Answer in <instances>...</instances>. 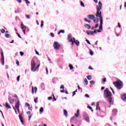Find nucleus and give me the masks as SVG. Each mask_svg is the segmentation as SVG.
<instances>
[{
  "label": "nucleus",
  "mask_w": 126,
  "mask_h": 126,
  "mask_svg": "<svg viewBox=\"0 0 126 126\" xmlns=\"http://www.w3.org/2000/svg\"><path fill=\"white\" fill-rule=\"evenodd\" d=\"M37 88L36 87H34L35 93H37Z\"/></svg>",
  "instance_id": "52"
},
{
  "label": "nucleus",
  "mask_w": 126,
  "mask_h": 126,
  "mask_svg": "<svg viewBox=\"0 0 126 126\" xmlns=\"http://www.w3.org/2000/svg\"><path fill=\"white\" fill-rule=\"evenodd\" d=\"M74 95H75V92H73V95H72V97H73V96H74Z\"/></svg>",
  "instance_id": "63"
},
{
  "label": "nucleus",
  "mask_w": 126,
  "mask_h": 126,
  "mask_svg": "<svg viewBox=\"0 0 126 126\" xmlns=\"http://www.w3.org/2000/svg\"><path fill=\"white\" fill-rule=\"evenodd\" d=\"M26 3L27 4V5H28V3H30V1H29L28 0H25Z\"/></svg>",
  "instance_id": "46"
},
{
  "label": "nucleus",
  "mask_w": 126,
  "mask_h": 126,
  "mask_svg": "<svg viewBox=\"0 0 126 126\" xmlns=\"http://www.w3.org/2000/svg\"><path fill=\"white\" fill-rule=\"evenodd\" d=\"M54 47L55 50H59L60 49V47H61V45H60L58 42L55 41L54 43Z\"/></svg>",
  "instance_id": "8"
},
{
  "label": "nucleus",
  "mask_w": 126,
  "mask_h": 126,
  "mask_svg": "<svg viewBox=\"0 0 126 126\" xmlns=\"http://www.w3.org/2000/svg\"><path fill=\"white\" fill-rule=\"evenodd\" d=\"M60 89H64V86H63V85H62L60 87Z\"/></svg>",
  "instance_id": "43"
},
{
  "label": "nucleus",
  "mask_w": 126,
  "mask_h": 126,
  "mask_svg": "<svg viewBox=\"0 0 126 126\" xmlns=\"http://www.w3.org/2000/svg\"><path fill=\"white\" fill-rule=\"evenodd\" d=\"M121 98H122V100H123V101H124L125 102L126 101V94H123L121 96Z\"/></svg>",
  "instance_id": "16"
},
{
  "label": "nucleus",
  "mask_w": 126,
  "mask_h": 126,
  "mask_svg": "<svg viewBox=\"0 0 126 126\" xmlns=\"http://www.w3.org/2000/svg\"><path fill=\"white\" fill-rule=\"evenodd\" d=\"M60 31L61 33H64V30H60Z\"/></svg>",
  "instance_id": "59"
},
{
  "label": "nucleus",
  "mask_w": 126,
  "mask_h": 126,
  "mask_svg": "<svg viewBox=\"0 0 126 126\" xmlns=\"http://www.w3.org/2000/svg\"><path fill=\"white\" fill-rule=\"evenodd\" d=\"M19 118L21 121V123H22V125H24V120H23V118L22 117V116H21L20 114H19Z\"/></svg>",
  "instance_id": "12"
},
{
  "label": "nucleus",
  "mask_w": 126,
  "mask_h": 126,
  "mask_svg": "<svg viewBox=\"0 0 126 126\" xmlns=\"http://www.w3.org/2000/svg\"><path fill=\"white\" fill-rule=\"evenodd\" d=\"M118 113V110L116 109H114L112 110V115L113 116H116Z\"/></svg>",
  "instance_id": "15"
},
{
  "label": "nucleus",
  "mask_w": 126,
  "mask_h": 126,
  "mask_svg": "<svg viewBox=\"0 0 126 126\" xmlns=\"http://www.w3.org/2000/svg\"><path fill=\"white\" fill-rule=\"evenodd\" d=\"M68 42H71V46H73V45H74V40H73V39H72V38H71V39H70L68 40Z\"/></svg>",
  "instance_id": "17"
},
{
  "label": "nucleus",
  "mask_w": 126,
  "mask_h": 126,
  "mask_svg": "<svg viewBox=\"0 0 126 126\" xmlns=\"http://www.w3.org/2000/svg\"><path fill=\"white\" fill-rule=\"evenodd\" d=\"M69 67L70 68V69L71 70L72 69H73V66L71 64H69Z\"/></svg>",
  "instance_id": "30"
},
{
  "label": "nucleus",
  "mask_w": 126,
  "mask_h": 126,
  "mask_svg": "<svg viewBox=\"0 0 126 126\" xmlns=\"http://www.w3.org/2000/svg\"><path fill=\"white\" fill-rule=\"evenodd\" d=\"M15 13H20V12H19V9H17V10H16L15 11Z\"/></svg>",
  "instance_id": "33"
},
{
  "label": "nucleus",
  "mask_w": 126,
  "mask_h": 126,
  "mask_svg": "<svg viewBox=\"0 0 126 126\" xmlns=\"http://www.w3.org/2000/svg\"><path fill=\"white\" fill-rule=\"evenodd\" d=\"M46 74H49V71L48 70L47 67H46Z\"/></svg>",
  "instance_id": "49"
},
{
  "label": "nucleus",
  "mask_w": 126,
  "mask_h": 126,
  "mask_svg": "<svg viewBox=\"0 0 126 126\" xmlns=\"http://www.w3.org/2000/svg\"><path fill=\"white\" fill-rule=\"evenodd\" d=\"M75 116L76 118H78V117L79 116V114H75Z\"/></svg>",
  "instance_id": "55"
},
{
  "label": "nucleus",
  "mask_w": 126,
  "mask_h": 126,
  "mask_svg": "<svg viewBox=\"0 0 126 126\" xmlns=\"http://www.w3.org/2000/svg\"><path fill=\"white\" fill-rule=\"evenodd\" d=\"M8 99L10 104H11V105H12V104H13V103H14V99L13 98H11V96H9Z\"/></svg>",
  "instance_id": "10"
},
{
  "label": "nucleus",
  "mask_w": 126,
  "mask_h": 126,
  "mask_svg": "<svg viewBox=\"0 0 126 126\" xmlns=\"http://www.w3.org/2000/svg\"><path fill=\"white\" fill-rule=\"evenodd\" d=\"M17 1H18V2H19V3H21V2H22V0H17Z\"/></svg>",
  "instance_id": "56"
},
{
  "label": "nucleus",
  "mask_w": 126,
  "mask_h": 126,
  "mask_svg": "<svg viewBox=\"0 0 126 126\" xmlns=\"http://www.w3.org/2000/svg\"><path fill=\"white\" fill-rule=\"evenodd\" d=\"M16 64H17L18 65H19V61H17L16 62Z\"/></svg>",
  "instance_id": "62"
},
{
  "label": "nucleus",
  "mask_w": 126,
  "mask_h": 126,
  "mask_svg": "<svg viewBox=\"0 0 126 126\" xmlns=\"http://www.w3.org/2000/svg\"><path fill=\"white\" fill-rule=\"evenodd\" d=\"M102 2L101 1L98 2V5H96V14L95 15V16L96 17L99 18L100 20V25L99 27V30H97L96 32H97L100 33V32H102V30H103V17H102Z\"/></svg>",
  "instance_id": "1"
},
{
  "label": "nucleus",
  "mask_w": 126,
  "mask_h": 126,
  "mask_svg": "<svg viewBox=\"0 0 126 126\" xmlns=\"http://www.w3.org/2000/svg\"><path fill=\"white\" fill-rule=\"evenodd\" d=\"M26 107H30V104L29 103H28V102L26 103L25 104Z\"/></svg>",
  "instance_id": "37"
},
{
  "label": "nucleus",
  "mask_w": 126,
  "mask_h": 126,
  "mask_svg": "<svg viewBox=\"0 0 126 126\" xmlns=\"http://www.w3.org/2000/svg\"><path fill=\"white\" fill-rule=\"evenodd\" d=\"M34 101L35 103H38V97L35 98L34 99Z\"/></svg>",
  "instance_id": "35"
},
{
  "label": "nucleus",
  "mask_w": 126,
  "mask_h": 126,
  "mask_svg": "<svg viewBox=\"0 0 126 126\" xmlns=\"http://www.w3.org/2000/svg\"><path fill=\"white\" fill-rule=\"evenodd\" d=\"M104 89H105V87H102L101 88V90L103 91V90H104Z\"/></svg>",
  "instance_id": "61"
},
{
  "label": "nucleus",
  "mask_w": 126,
  "mask_h": 126,
  "mask_svg": "<svg viewBox=\"0 0 126 126\" xmlns=\"http://www.w3.org/2000/svg\"><path fill=\"white\" fill-rule=\"evenodd\" d=\"M104 97L108 99V102L113 105L114 104V99L112 97V93L109 91L108 88L104 91Z\"/></svg>",
  "instance_id": "2"
},
{
  "label": "nucleus",
  "mask_w": 126,
  "mask_h": 126,
  "mask_svg": "<svg viewBox=\"0 0 126 126\" xmlns=\"http://www.w3.org/2000/svg\"><path fill=\"white\" fill-rule=\"evenodd\" d=\"M44 26V21H41L40 27H43Z\"/></svg>",
  "instance_id": "32"
},
{
  "label": "nucleus",
  "mask_w": 126,
  "mask_h": 126,
  "mask_svg": "<svg viewBox=\"0 0 126 126\" xmlns=\"http://www.w3.org/2000/svg\"><path fill=\"white\" fill-rule=\"evenodd\" d=\"M26 17L27 19H30V16L29 15L26 14Z\"/></svg>",
  "instance_id": "39"
},
{
  "label": "nucleus",
  "mask_w": 126,
  "mask_h": 126,
  "mask_svg": "<svg viewBox=\"0 0 126 126\" xmlns=\"http://www.w3.org/2000/svg\"><path fill=\"white\" fill-rule=\"evenodd\" d=\"M96 110L100 111L101 109L100 108V107L99 106V102L96 103Z\"/></svg>",
  "instance_id": "19"
},
{
  "label": "nucleus",
  "mask_w": 126,
  "mask_h": 126,
  "mask_svg": "<svg viewBox=\"0 0 126 126\" xmlns=\"http://www.w3.org/2000/svg\"><path fill=\"white\" fill-rule=\"evenodd\" d=\"M70 38H71V34H69V35H68V40H70Z\"/></svg>",
  "instance_id": "42"
},
{
  "label": "nucleus",
  "mask_w": 126,
  "mask_h": 126,
  "mask_svg": "<svg viewBox=\"0 0 126 126\" xmlns=\"http://www.w3.org/2000/svg\"><path fill=\"white\" fill-rule=\"evenodd\" d=\"M5 37H6V38H10L11 37V35L8 33H6L5 34Z\"/></svg>",
  "instance_id": "22"
},
{
  "label": "nucleus",
  "mask_w": 126,
  "mask_h": 126,
  "mask_svg": "<svg viewBox=\"0 0 126 126\" xmlns=\"http://www.w3.org/2000/svg\"><path fill=\"white\" fill-rule=\"evenodd\" d=\"M36 67V63L34 60L31 61V71L35 72L36 70H39V67H40V64H39Z\"/></svg>",
  "instance_id": "4"
},
{
  "label": "nucleus",
  "mask_w": 126,
  "mask_h": 126,
  "mask_svg": "<svg viewBox=\"0 0 126 126\" xmlns=\"http://www.w3.org/2000/svg\"><path fill=\"white\" fill-rule=\"evenodd\" d=\"M53 99V97L52 96H49L48 97V100H52Z\"/></svg>",
  "instance_id": "53"
},
{
  "label": "nucleus",
  "mask_w": 126,
  "mask_h": 126,
  "mask_svg": "<svg viewBox=\"0 0 126 126\" xmlns=\"http://www.w3.org/2000/svg\"><path fill=\"white\" fill-rule=\"evenodd\" d=\"M113 85L115 87H116L117 89H119V90L122 89V88L124 87V84L123 83V81L120 80L116 82H114Z\"/></svg>",
  "instance_id": "3"
},
{
  "label": "nucleus",
  "mask_w": 126,
  "mask_h": 126,
  "mask_svg": "<svg viewBox=\"0 0 126 126\" xmlns=\"http://www.w3.org/2000/svg\"><path fill=\"white\" fill-rule=\"evenodd\" d=\"M1 51V63H2V65H4V56L3 55V51L2 49H0Z\"/></svg>",
  "instance_id": "5"
},
{
  "label": "nucleus",
  "mask_w": 126,
  "mask_h": 126,
  "mask_svg": "<svg viewBox=\"0 0 126 126\" xmlns=\"http://www.w3.org/2000/svg\"><path fill=\"white\" fill-rule=\"evenodd\" d=\"M0 31H1V32H2V33L5 32V30H4V29H1Z\"/></svg>",
  "instance_id": "48"
},
{
  "label": "nucleus",
  "mask_w": 126,
  "mask_h": 126,
  "mask_svg": "<svg viewBox=\"0 0 126 126\" xmlns=\"http://www.w3.org/2000/svg\"><path fill=\"white\" fill-rule=\"evenodd\" d=\"M43 111H44V108L41 107L39 109L40 113H43Z\"/></svg>",
  "instance_id": "27"
},
{
  "label": "nucleus",
  "mask_w": 126,
  "mask_h": 126,
  "mask_svg": "<svg viewBox=\"0 0 126 126\" xmlns=\"http://www.w3.org/2000/svg\"><path fill=\"white\" fill-rule=\"evenodd\" d=\"M84 82H85V84H84L85 85H87V84H88V81L87 80V79H85Z\"/></svg>",
  "instance_id": "26"
},
{
  "label": "nucleus",
  "mask_w": 126,
  "mask_h": 126,
  "mask_svg": "<svg viewBox=\"0 0 126 126\" xmlns=\"http://www.w3.org/2000/svg\"><path fill=\"white\" fill-rule=\"evenodd\" d=\"M86 41L87 42V43L88 44H89V45H91V43H90V41H89V40L86 39Z\"/></svg>",
  "instance_id": "40"
},
{
  "label": "nucleus",
  "mask_w": 126,
  "mask_h": 126,
  "mask_svg": "<svg viewBox=\"0 0 126 126\" xmlns=\"http://www.w3.org/2000/svg\"><path fill=\"white\" fill-rule=\"evenodd\" d=\"M50 35H51V36H52V37H55V34H54V33H53V32H51V33H50Z\"/></svg>",
  "instance_id": "51"
},
{
  "label": "nucleus",
  "mask_w": 126,
  "mask_h": 126,
  "mask_svg": "<svg viewBox=\"0 0 126 126\" xmlns=\"http://www.w3.org/2000/svg\"><path fill=\"white\" fill-rule=\"evenodd\" d=\"M84 120L86 121L87 123H90V119L89 118V116H88V114L85 113L84 115Z\"/></svg>",
  "instance_id": "7"
},
{
  "label": "nucleus",
  "mask_w": 126,
  "mask_h": 126,
  "mask_svg": "<svg viewBox=\"0 0 126 126\" xmlns=\"http://www.w3.org/2000/svg\"><path fill=\"white\" fill-rule=\"evenodd\" d=\"M23 33H24V34H25V35H26V29H24L23 30Z\"/></svg>",
  "instance_id": "34"
},
{
  "label": "nucleus",
  "mask_w": 126,
  "mask_h": 126,
  "mask_svg": "<svg viewBox=\"0 0 126 126\" xmlns=\"http://www.w3.org/2000/svg\"><path fill=\"white\" fill-rule=\"evenodd\" d=\"M20 80V75H19V76H18L17 77V81L18 82H19Z\"/></svg>",
  "instance_id": "38"
},
{
  "label": "nucleus",
  "mask_w": 126,
  "mask_h": 126,
  "mask_svg": "<svg viewBox=\"0 0 126 126\" xmlns=\"http://www.w3.org/2000/svg\"><path fill=\"white\" fill-rule=\"evenodd\" d=\"M3 105L6 109H11V106H10V105H9L7 102H6L5 104H3Z\"/></svg>",
  "instance_id": "14"
},
{
  "label": "nucleus",
  "mask_w": 126,
  "mask_h": 126,
  "mask_svg": "<svg viewBox=\"0 0 126 126\" xmlns=\"http://www.w3.org/2000/svg\"><path fill=\"white\" fill-rule=\"evenodd\" d=\"M73 40H74V43L76 45V46H79V41H78V40H76L75 38L74 37H72Z\"/></svg>",
  "instance_id": "11"
},
{
  "label": "nucleus",
  "mask_w": 126,
  "mask_h": 126,
  "mask_svg": "<svg viewBox=\"0 0 126 126\" xmlns=\"http://www.w3.org/2000/svg\"><path fill=\"white\" fill-rule=\"evenodd\" d=\"M84 20H85V21H86V22H88L89 23H91V21L88 20L87 19V18H85Z\"/></svg>",
  "instance_id": "28"
},
{
  "label": "nucleus",
  "mask_w": 126,
  "mask_h": 126,
  "mask_svg": "<svg viewBox=\"0 0 126 126\" xmlns=\"http://www.w3.org/2000/svg\"><path fill=\"white\" fill-rule=\"evenodd\" d=\"M29 110H30V111H32V108L30 106L29 107Z\"/></svg>",
  "instance_id": "64"
},
{
  "label": "nucleus",
  "mask_w": 126,
  "mask_h": 126,
  "mask_svg": "<svg viewBox=\"0 0 126 126\" xmlns=\"http://www.w3.org/2000/svg\"><path fill=\"white\" fill-rule=\"evenodd\" d=\"M86 33L88 35H92V36H93L94 34L97 33V30H94V31H87Z\"/></svg>",
  "instance_id": "6"
},
{
  "label": "nucleus",
  "mask_w": 126,
  "mask_h": 126,
  "mask_svg": "<svg viewBox=\"0 0 126 126\" xmlns=\"http://www.w3.org/2000/svg\"><path fill=\"white\" fill-rule=\"evenodd\" d=\"M78 90H81V91H82V88H80L79 85L78 86Z\"/></svg>",
  "instance_id": "50"
},
{
  "label": "nucleus",
  "mask_w": 126,
  "mask_h": 126,
  "mask_svg": "<svg viewBox=\"0 0 126 126\" xmlns=\"http://www.w3.org/2000/svg\"><path fill=\"white\" fill-rule=\"evenodd\" d=\"M88 18H89V19H95V16L94 15H89L88 16Z\"/></svg>",
  "instance_id": "13"
},
{
  "label": "nucleus",
  "mask_w": 126,
  "mask_h": 126,
  "mask_svg": "<svg viewBox=\"0 0 126 126\" xmlns=\"http://www.w3.org/2000/svg\"><path fill=\"white\" fill-rule=\"evenodd\" d=\"M63 114H64L65 117H67V111H66V110H63Z\"/></svg>",
  "instance_id": "21"
},
{
  "label": "nucleus",
  "mask_w": 126,
  "mask_h": 126,
  "mask_svg": "<svg viewBox=\"0 0 126 126\" xmlns=\"http://www.w3.org/2000/svg\"><path fill=\"white\" fill-rule=\"evenodd\" d=\"M87 78L88 79V80H91V79H92V76L91 75H88L87 76Z\"/></svg>",
  "instance_id": "24"
},
{
  "label": "nucleus",
  "mask_w": 126,
  "mask_h": 126,
  "mask_svg": "<svg viewBox=\"0 0 126 126\" xmlns=\"http://www.w3.org/2000/svg\"><path fill=\"white\" fill-rule=\"evenodd\" d=\"M87 108L91 110V112H94L93 109H92V107L91 106H88Z\"/></svg>",
  "instance_id": "31"
},
{
  "label": "nucleus",
  "mask_w": 126,
  "mask_h": 126,
  "mask_svg": "<svg viewBox=\"0 0 126 126\" xmlns=\"http://www.w3.org/2000/svg\"><path fill=\"white\" fill-rule=\"evenodd\" d=\"M32 94H34V87H33L32 88Z\"/></svg>",
  "instance_id": "44"
},
{
  "label": "nucleus",
  "mask_w": 126,
  "mask_h": 126,
  "mask_svg": "<svg viewBox=\"0 0 126 126\" xmlns=\"http://www.w3.org/2000/svg\"><path fill=\"white\" fill-rule=\"evenodd\" d=\"M103 82H106L107 81V78H104L102 80Z\"/></svg>",
  "instance_id": "47"
},
{
  "label": "nucleus",
  "mask_w": 126,
  "mask_h": 126,
  "mask_svg": "<svg viewBox=\"0 0 126 126\" xmlns=\"http://www.w3.org/2000/svg\"><path fill=\"white\" fill-rule=\"evenodd\" d=\"M84 27L87 28V29H91V26L89 24H85L84 25Z\"/></svg>",
  "instance_id": "18"
},
{
  "label": "nucleus",
  "mask_w": 126,
  "mask_h": 126,
  "mask_svg": "<svg viewBox=\"0 0 126 126\" xmlns=\"http://www.w3.org/2000/svg\"><path fill=\"white\" fill-rule=\"evenodd\" d=\"M90 83V84H92V85L95 84V82L93 80L91 81Z\"/></svg>",
  "instance_id": "36"
},
{
  "label": "nucleus",
  "mask_w": 126,
  "mask_h": 126,
  "mask_svg": "<svg viewBox=\"0 0 126 126\" xmlns=\"http://www.w3.org/2000/svg\"><path fill=\"white\" fill-rule=\"evenodd\" d=\"M20 54L21 55V56H23L24 55V53L22 52H20Z\"/></svg>",
  "instance_id": "57"
},
{
  "label": "nucleus",
  "mask_w": 126,
  "mask_h": 126,
  "mask_svg": "<svg viewBox=\"0 0 126 126\" xmlns=\"http://www.w3.org/2000/svg\"><path fill=\"white\" fill-rule=\"evenodd\" d=\"M16 33L18 35V37H19V38H20L21 39L22 38L18 32H16Z\"/></svg>",
  "instance_id": "45"
},
{
  "label": "nucleus",
  "mask_w": 126,
  "mask_h": 126,
  "mask_svg": "<svg viewBox=\"0 0 126 126\" xmlns=\"http://www.w3.org/2000/svg\"><path fill=\"white\" fill-rule=\"evenodd\" d=\"M94 23H98V22H99V18L94 19Z\"/></svg>",
  "instance_id": "25"
},
{
  "label": "nucleus",
  "mask_w": 126,
  "mask_h": 126,
  "mask_svg": "<svg viewBox=\"0 0 126 126\" xmlns=\"http://www.w3.org/2000/svg\"><path fill=\"white\" fill-rule=\"evenodd\" d=\"M94 54V52H93L92 50H90V55H91V56H92Z\"/></svg>",
  "instance_id": "29"
},
{
  "label": "nucleus",
  "mask_w": 126,
  "mask_h": 126,
  "mask_svg": "<svg viewBox=\"0 0 126 126\" xmlns=\"http://www.w3.org/2000/svg\"><path fill=\"white\" fill-rule=\"evenodd\" d=\"M85 97H86L87 98H89V95L88 94H85Z\"/></svg>",
  "instance_id": "54"
},
{
  "label": "nucleus",
  "mask_w": 126,
  "mask_h": 126,
  "mask_svg": "<svg viewBox=\"0 0 126 126\" xmlns=\"http://www.w3.org/2000/svg\"><path fill=\"white\" fill-rule=\"evenodd\" d=\"M98 27H99V24H97L95 25L94 28L95 29H97V28Z\"/></svg>",
  "instance_id": "41"
},
{
  "label": "nucleus",
  "mask_w": 126,
  "mask_h": 126,
  "mask_svg": "<svg viewBox=\"0 0 126 126\" xmlns=\"http://www.w3.org/2000/svg\"><path fill=\"white\" fill-rule=\"evenodd\" d=\"M80 5L82 6V7H85V5H84L83 1H80Z\"/></svg>",
  "instance_id": "23"
},
{
  "label": "nucleus",
  "mask_w": 126,
  "mask_h": 126,
  "mask_svg": "<svg viewBox=\"0 0 126 126\" xmlns=\"http://www.w3.org/2000/svg\"><path fill=\"white\" fill-rule=\"evenodd\" d=\"M21 29L23 30V29H26V27L25 26H24V25H23V23H22L21 24Z\"/></svg>",
  "instance_id": "20"
},
{
  "label": "nucleus",
  "mask_w": 126,
  "mask_h": 126,
  "mask_svg": "<svg viewBox=\"0 0 126 126\" xmlns=\"http://www.w3.org/2000/svg\"><path fill=\"white\" fill-rule=\"evenodd\" d=\"M19 99H18V101L15 103V108L17 110L18 113H20V111H19Z\"/></svg>",
  "instance_id": "9"
},
{
  "label": "nucleus",
  "mask_w": 126,
  "mask_h": 126,
  "mask_svg": "<svg viewBox=\"0 0 126 126\" xmlns=\"http://www.w3.org/2000/svg\"><path fill=\"white\" fill-rule=\"evenodd\" d=\"M35 54H36V55H38V56L39 55V52H38V51H37V50H35Z\"/></svg>",
  "instance_id": "58"
},
{
  "label": "nucleus",
  "mask_w": 126,
  "mask_h": 126,
  "mask_svg": "<svg viewBox=\"0 0 126 126\" xmlns=\"http://www.w3.org/2000/svg\"><path fill=\"white\" fill-rule=\"evenodd\" d=\"M118 27L119 28H121V24H120V23H118Z\"/></svg>",
  "instance_id": "60"
}]
</instances>
